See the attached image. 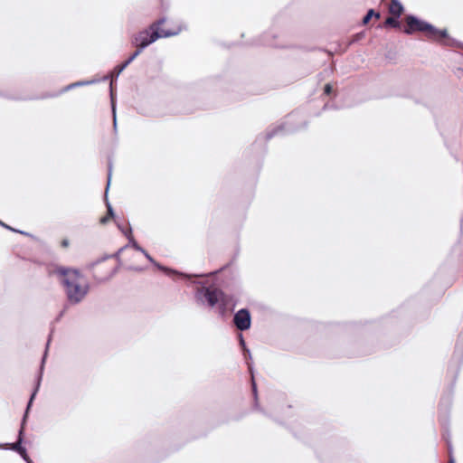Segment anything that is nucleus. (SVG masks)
I'll list each match as a JSON object with an SVG mask.
<instances>
[{"instance_id": "obj_1", "label": "nucleus", "mask_w": 463, "mask_h": 463, "mask_svg": "<svg viewBox=\"0 0 463 463\" xmlns=\"http://www.w3.org/2000/svg\"><path fill=\"white\" fill-rule=\"evenodd\" d=\"M52 332H53V329L52 330L51 334L49 335L47 343L45 345V349L43 354V356L41 359V364L39 366V371H38V373H37V376L35 379L34 387H33V390L29 397V400L26 404V408L24 410V415H23V418L21 420L20 429H19L18 434H17V440L14 443H6V444L0 443V445H1L0 449H12V450L17 452L24 459L25 458H27V456H28L26 448L24 446H23V443L24 441V435H25V426L27 423V419H28L31 408L33 406V403L35 397H36V395L40 390V387H41L43 372H44V367H45V363H46V360L48 357L49 347H50V344L52 341Z\"/></svg>"}, {"instance_id": "obj_2", "label": "nucleus", "mask_w": 463, "mask_h": 463, "mask_svg": "<svg viewBox=\"0 0 463 463\" xmlns=\"http://www.w3.org/2000/svg\"><path fill=\"white\" fill-rule=\"evenodd\" d=\"M165 22V19H159L152 23L149 27L144 31L139 32L134 37V43L137 46L136 52L121 65L119 71L125 69L136 57H137L142 49L148 46L150 43L156 42L159 38H165L175 36L179 33L178 28L162 29L159 32V26Z\"/></svg>"}, {"instance_id": "obj_3", "label": "nucleus", "mask_w": 463, "mask_h": 463, "mask_svg": "<svg viewBox=\"0 0 463 463\" xmlns=\"http://www.w3.org/2000/svg\"><path fill=\"white\" fill-rule=\"evenodd\" d=\"M195 298L200 302H206L211 307L217 306L222 316L234 306L232 298L215 286L197 287Z\"/></svg>"}, {"instance_id": "obj_4", "label": "nucleus", "mask_w": 463, "mask_h": 463, "mask_svg": "<svg viewBox=\"0 0 463 463\" xmlns=\"http://www.w3.org/2000/svg\"><path fill=\"white\" fill-rule=\"evenodd\" d=\"M404 21L405 25L403 27V33L406 34L421 33L428 40L438 43L443 42L448 38L447 30L437 29L430 24L420 20L413 15H407Z\"/></svg>"}, {"instance_id": "obj_5", "label": "nucleus", "mask_w": 463, "mask_h": 463, "mask_svg": "<svg viewBox=\"0 0 463 463\" xmlns=\"http://www.w3.org/2000/svg\"><path fill=\"white\" fill-rule=\"evenodd\" d=\"M118 261L113 258H105L91 265V272L98 280L109 279L116 272Z\"/></svg>"}, {"instance_id": "obj_6", "label": "nucleus", "mask_w": 463, "mask_h": 463, "mask_svg": "<svg viewBox=\"0 0 463 463\" xmlns=\"http://www.w3.org/2000/svg\"><path fill=\"white\" fill-rule=\"evenodd\" d=\"M53 274L59 277L60 283L65 288H70L72 284L79 282L80 276L79 269L64 266H57Z\"/></svg>"}, {"instance_id": "obj_7", "label": "nucleus", "mask_w": 463, "mask_h": 463, "mask_svg": "<svg viewBox=\"0 0 463 463\" xmlns=\"http://www.w3.org/2000/svg\"><path fill=\"white\" fill-rule=\"evenodd\" d=\"M65 293L68 299V304H78L80 303L85 294H87V287L82 288L79 282L72 284L71 287L66 288Z\"/></svg>"}, {"instance_id": "obj_8", "label": "nucleus", "mask_w": 463, "mask_h": 463, "mask_svg": "<svg viewBox=\"0 0 463 463\" xmlns=\"http://www.w3.org/2000/svg\"><path fill=\"white\" fill-rule=\"evenodd\" d=\"M233 322L236 327L241 330L244 331L250 327L251 324V318L250 311L246 308H242L239 310L233 317Z\"/></svg>"}, {"instance_id": "obj_9", "label": "nucleus", "mask_w": 463, "mask_h": 463, "mask_svg": "<svg viewBox=\"0 0 463 463\" xmlns=\"http://www.w3.org/2000/svg\"><path fill=\"white\" fill-rule=\"evenodd\" d=\"M84 86H87V80H81L71 83V84L63 87L62 89H61L59 91H56V92L45 93L44 95L42 96V99L56 98V97L60 96V95H61V94H63V93H65L67 91L74 90L75 88L84 87Z\"/></svg>"}, {"instance_id": "obj_10", "label": "nucleus", "mask_w": 463, "mask_h": 463, "mask_svg": "<svg viewBox=\"0 0 463 463\" xmlns=\"http://www.w3.org/2000/svg\"><path fill=\"white\" fill-rule=\"evenodd\" d=\"M389 13L393 16L400 17L403 13L402 5L398 0H391Z\"/></svg>"}, {"instance_id": "obj_11", "label": "nucleus", "mask_w": 463, "mask_h": 463, "mask_svg": "<svg viewBox=\"0 0 463 463\" xmlns=\"http://www.w3.org/2000/svg\"><path fill=\"white\" fill-rule=\"evenodd\" d=\"M398 18L399 17H396L393 15L387 17L383 23V26L384 27L390 26V27H393V28H399L401 25V23L398 21Z\"/></svg>"}, {"instance_id": "obj_12", "label": "nucleus", "mask_w": 463, "mask_h": 463, "mask_svg": "<svg viewBox=\"0 0 463 463\" xmlns=\"http://www.w3.org/2000/svg\"><path fill=\"white\" fill-rule=\"evenodd\" d=\"M0 226H2L5 229H6L8 231H11L13 232H16V233H20V234H23V235H25V236H28V237H31V238H34V236L33 234H31V233L27 232H24V231H21V230L13 228L10 225L5 223V222H2L1 220H0Z\"/></svg>"}, {"instance_id": "obj_13", "label": "nucleus", "mask_w": 463, "mask_h": 463, "mask_svg": "<svg viewBox=\"0 0 463 463\" xmlns=\"http://www.w3.org/2000/svg\"><path fill=\"white\" fill-rule=\"evenodd\" d=\"M373 16H374L376 19H379L380 18V14L379 13H375L373 9H370L367 12L366 15L364 17L363 24H367Z\"/></svg>"}, {"instance_id": "obj_14", "label": "nucleus", "mask_w": 463, "mask_h": 463, "mask_svg": "<svg viewBox=\"0 0 463 463\" xmlns=\"http://www.w3.org/2000/svg\"><path fill=\"white\" fill-rule=\"evenodd\" d=\"M70 305L68 303H66L62 309L59 312V314L57 315L56 318H55V322H59L62 317L65 315V313L67 312L68 308H69Z\"/></svg>"}, {"instance_id": "obj_15", "label": "nucleus", "mask_w": 463, "mask_h": 463, "mask_svg": "<svg viewBox=\"0 0 463 463\" xmlns=\"http://www.w3.org/2000/svg\"><path fill=\"white\" fill-rule=\"evenodd\" d=\"M165 20H166L165 18H164ZM167 21H165L163 24H161L159 26V32H161L162 29L164 30H167V29H173V28H178L179 29V32L181 31V28L179 25H175V26H165V24H166Z\"/></svg>"}, {"instance_id": "obj_16", "label": "nucleus", "mask_w": 463, "mask_h": 463, "mask_svg": "<svg viewBox=\"0 0 463 463\" xmlns=\"http://www.w3.org/2000/svg\"><path fill=\"white\" fill-rule=\"evenodd\" d=\"M448 453H449V462L448 463H455V459L452 455V449L450 445L448 446Z\"/></svg>"}, {"instance_id": "obj_17", "label": "nucleus", "mask_w": 463, "mask_h": 463, "mask_svg": "<svg viewBox=\"0 0 463 463\" xmlns=\"http://www.w3.org/2000/svg\"><path fill=\"white\" fill-rule=\"evenodd\" d=\"M324 92L326 95H329L332 92V86L330 84H326L324 88Z\"/></svg>"}, {"instance_id": "obj_18", "label": "nucleus", "mask_w": 463, "mask_h": 463, "mask_svg": "<svg viewBox=\"0 0 463 463\" xmlns=\"http://www.w3.org/2000/svg\"><path fill=\"white\" fill-rule=\"evenodd\" d=\"M61 246L62 247H68L69 246V240L64 239L61 241Z\"/></svg>"}, {"instance_id": "obj_19", "label": "nucleus", "mask_w": 463, "mask_h": 463, "mask_svg": "<svg viewBox=\"0 0 463 463\" xmlns=\"http://www.w3.org/2000/svg\"><path fill=\"white\" fill-rule=\"evenodd\" d=\"M26 463H33V460L29 458V456H27V458H25L24 459Z\"/></svg>"}, {"instance_id": "obj_20", "label": "nucleus", "mask_w": 463, "mask_h": 463, "mask_svg": "<svg viewBox=\"0 0 463 463\" xmlns=\"http://www.w3.org/2000/svg\"><path fill=\"white\" fill-rule=\"evenodd\" d=\"M0 97H3V98H6V99H11L10 97H8L7 95H5L4 92L0 91Z\"/></svg>"}, {"instance_id": "obj_21", "label": "nucleus", "mask_w": 463, "mask_h": 463, "mask_svg": "<svg viewBox=\"0 0 463 463\" xmlns=\"http://www.w3.org/2000/svg\"><path fill=\"white\" fill-rule=\"evenodd\" d=\"M100 222H107V217H103V218H101Z\"/></svg>"}, {"instance_id": "obj_22", "label": "nucleus", "mask_w": 463, "mask_h": 463, "mask_svg": "<svg viewBox=\"0 0 463 463\" xmlns=\"http://www.w3.org/2000/svg\"><path fill=\"white\" fill-rule=\"evenodd\" d=\"M241 344H244V340H243V338H242V336H241Z\"/></svg>"}, {"instance_id": "obj_23", "label": "nucleus", "mask_w": 463, "mask_h": 463, "mask_svg": "<svg viewBox=\"0 0 463 463\" xmlns=\"http://www.w3.org/2000/svg\"><path fill=\"white\" fill-rule=\"evenodd\" d=\"M253 391L256 392V385L253 383Z\"/></svg>"}, {"instance_id": "obj_24", "label": "nucleus", "mask_w": 463, "mask_h": 463, "mask_svg": "<svg viewBox=\"0 0 463 463\" xmlns=\"http://www.w3.org/2000/svg\"><path fill=\"white\" fill-rule=\"evenodd\" d=\"M109 214H112V212H111L110 208L109 209Z\"/></svg>"}]
</instances>
